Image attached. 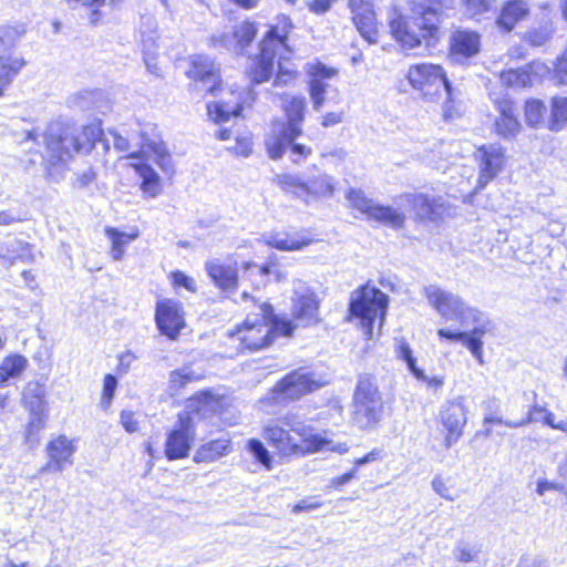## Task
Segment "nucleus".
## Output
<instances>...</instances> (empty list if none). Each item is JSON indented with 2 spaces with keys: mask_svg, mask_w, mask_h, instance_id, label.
I'll use <instances>...</instances> for the list:
<instances>
[{
  "mask_svg": "<svg viewBox=\"0 0 567 567\" xmlns=\"http://www.w3.org/2000/svg\"><path fill=\"white\" fill-rule=\"evenodd\" d=\"M439 11L422 3H414L410 14H395L389 21L391 34L404 49L434 45L439 40Z\"/></svg>",
  "mask_w": 567,
  "mask_h": 567,
  "instance_id": "obj_5",
  "label": "nucleus"
},
{
  "mask_svg": "<svg viewBox=\"0 0 567 567\" xmlns=\"http://www.w3.org/2000/svg\"><path fill=\"white\" fill-rule=\"evenodd\" d=\"M198 377L189 367H183L182 369L174 370L169 374V389L174 393H177L189 382L197 380Z\"/></svg>",
  "mask_w": 567,
  "mask_h": 567,
  "instance_id": "obj_46",
  "label": "nucleus"
},
{
  "mask_svg": "<svg viewBox=\"0 0 567 567\" xmlns=\"http://www.w3.org/2000/svg\"><path fill=\"white\" fill-rule=\"evenodd\" d=\"M537 420H538L537 417H534L533 415H530V416H525L518 421H511V420H504V419L495 415L493 412H487L484 415L483 424L484 425L503 424L507 427L516 429V427H522L524 425L533 423V421H537Z\"/></svg>",
  "mask_w": 567,
  "mask_h": 567,
  "instance_id": "obj_51",
  "label": "nucleus"
},
{
  "mask_svg": "<svg viewBox=\"0 0 567 567\" xmlns=\"http://www.w3.org/2000/svg\"><path fill=\"white\" fill-rule=\"evenodd\" d=\"M319 386L320 383L315 380L310 372L298 369L287 374L275 385L271 400L277 402L295 401Z\"/></svg>",
  "mask_w": 567,
  "mask_h": 567,
  "instance_id": "obj_13",
  "label": "nucleus"
},
{
  "mask_svg": "<svg viewBox=\"0 0 567 567\" xmlns=\"http://www.w3.org/2000/svg\"><path fill=\"white\" fill-rule=\"evenodd\" d=\"M388 296L375 287L364 285L352 291L349 311L352 317L360 320L361 328L368 339L373 337V323L380 319L382 323L386 309Z\"/></svg>",
  "mask_w": 567,
  "mask_h": 567,
  "instance_id": "obj_10",
  "label": "nucleus"
},
{
  "mask_svg": "<svg viewBox=\"0 0 567 567\" xmlns=\"http://www.w3.org/2000/svg\"><path fill=\"white\" fill-rule=\"evenodd\" d=\"M327 84L320 79H311L309 82V94L313 109L319 111L326 101Z\"/></svg>",
  "mask_w": 567,
  "mask_h": 567,
  "instance_id": "obj_52",
  "label": "nucleus"
},
{
  "mask_svg": "<svg viewBox=\"0 0 567 567\" xmlns=\"http://www.w3.org/2000/svg\"><path fill=\"white\" fill-rule=\"evenodd\" d=\"M284 110L287 115L288 123L286 127L290 128L295 134H301V123L303 121L305 99L290 96L285 100Z\"/></svg>",
  "mask_w": 567,
  "mask_h": 567,
  "instance_id": "obj_32",
  "label": "nucleus"
},
{
  "mask_svg": "<svg viewBox=\"0 0 567 567\" xmlns=\"http://www.w3.org/2000/svg\"><path fill=\"white\" fill-rule=\"evenodd\" d=\"M401 198L411 205L416 217L422 220L436 221L449 214L450 207L441 196L430 197L424 194H405Z\"/></svg>",
  "mask_w": 567,
  "mask_h": 567,
  "instance_id": "obj_20",
  "label": "nucleus"
},
{
  "mask_svg": "<svg viewBox=\"0 0 567 567\" xmlns=\"http://www.w3.org/2000/svg\"><path fill=\"white\" fill-rule=\"evenodd\" d=\"M480 51V35L474 31L458 30L453 34V56L471 58Z\"/></svg>",
  "mask_w": 567,
  "mask_h": 567,
  "instance_id": "obj_27",
  "label": "nucleus"
},
{
  "mask_svg": "<svg viewBox=\"0 0 567 567\" xmlns=\"http://www.w3.org/2000/svg\"><path fill=\"white\" fill-rule=\"evenodd\" d=\"M45 417L44 414H30L27 425L24 441L29 447L34 449L40 442L39 433L44 429Z\"/></svg>",
  "mask_w": 567,
  "mask_h": 567,
  "instance_id": "obj_45",
  "label": "nucleus"
},
{
  "mask_svg": "<svg viewBox=\"0 0 567 567\" xmlns=\"http://www.w3.org/2000/svg\"><path fill=\"white\" fill-rule=\"evenodd\" d=\"M536 413H544V423L550 426L551 429L567 432V419L557 421L554 413L539 405H533L528 410L526 416L533 415L534 417H537Z\"/></svg>",
  "mask_w": 567,
  "mask_h": 567,
  "instance_id": "obj_50",
  "label": "nucleus"
},
{
  "mask_svg": "<svg viewBox=\"0 0 567 567\" xmlns=\"http://www.w3.org/2000/svg\"><path fill=\"white\" fill-rule=\"evenodd\" d=\"M501 81L506 86L525 87L532 83V76L527 69H509L501 73Z\"/></svg>",
  "mask_w": 567,
  "mask_h": 567,
  "instance_id": "obj_43",
  "label": "nucleus"
},
{
  "mask_svg": "<svg viewBox=\"0 0 567 567\" xmlns=\"http://www.w3.org/2000/svg\"><path fill=\"white\" fill-rule=\"evenodd\" d=\"M231 450L230 440L220 437L203 444L195 453L194 461L196 463H209L227 455Z\"/></svg>",
  "mask_w": 567,
  "mask_h": 567,
  "instance_id": "obj_30",
  "label": "nucleus"
},
{
  "mask_svg": "<svg viewBox=\"0 0 567 567\" xmlns=\"http://www.w3.org/2000/svg\"><path fill=\"white\" fill-rule=\"evenodd\" d=\"M137 360V355L132 351H125L124 353L118 355V371L121 373H126L132 363Z\"/></svg>",
  "mask_w": 567,
  "mask_h": 567,
  "instance_id": "obj_62",
  "label": "nucleus"
},
{
  "mask_svg": "<svg viewBox=\"0 0 567 567\" xmlns=\"http://www.w3.org/2000/svg\"><path fill=\"white\" fill-rule=\"evenodd\" d=\"M517 567H549L548 561L538 557H523Z\"/></svg>",
  "mask_w": 567,
  "mask_h": 567,
  "instance_id": "obj_64",
  "label": "nucleus"
},
{
  "mask_svg": "<svg viewBox=\"0 0 567 567\" xmlns=\"http://www.w3.org/2000/svg\"><path fill=\"white\" fill-rule=\"evenodd\" d=\"M453 556L456 560L467 564L477 563L484 564L485 559L482 556L481 547L477 545H471L466 542H458L453 549Z\"/></svg>",
  "mask_w": 567,
  "mask_h": 567,
  "instance_id": "obj_39",
  "label": "nucleus"
},
{
  "mask_svg": "<svg viewBox=\"0 0 567 567\" xmlns=\"http://www.w3.org/2000/svg\"><path fill=\"white\" fill-rule=\"evenodd\" d=\"M116 388V378L112 374H106L103 381V394L101 399V406L103 409H107L111 405Z\"/></svg>",
  "mask_w": 567,
  "mask_h": 567,
  "instance_id": "obj_55",
  "label": "nucleus"
},
{
  "mask_svg": "<svg viewBox=\"0 0 567 567\" xmlns=\"http://www.w3.org/2000/svg\"><path fill=\"white\" fill-rule=\"evenodd\" d=\"M300 135L291 132L284 123L274 125L271 132L265 138L269 157L272 159L281 158L292 141Z\"/></svg>",
  "mask_w": 567,
  "mask_h": 567,
  "instance_id": "obj_26",
  "label": "nucleus"
},
{
  "mask_svg": "<svg viewBox=\"0 0 567 567\" xmlns=\"http://www.w3.org/2000/svg\"><path fill=\"white\" fill-rule=\"evenodd\" d=\"M243 301L250 299L247 292L240 295ZM252 309L248 312L243 326L228 331V337L243 348L256 351L269 346L276 337H289L293 331L292 323L274 315L271 305L256 303L251 298Z\"/></svg>",
  "mask_w": 567,
  "mask_h": 567,
  "instance_id": "obj_4",
  "label": "nucleus"
},
{
  "mask_svg": "<svg viewBox=\"0 0 567 567\" xmlns=\"http://www.w3.org/2000/svg\"><path fill=\"white\" fill-rule=\"evenodd\" d=\"M292 315L303 326L318 321V301L315 292L300 280L293 284Z\"/></svg>",
  "mask_w": 567,
  "mask_h": 567,
  "instance_id": "obj_17",
  "label": "nucleus"
},
{
  "mask_svg": "<svg viewBox=\"0 0 567 567\" xmlns=\"http://www.w3.org/2000/svg\"><path fill=\"white\" fill-rule=\"evenodd\" d=\"M22 400L30 414H44V389L39 383H29Z\"/></svg>",
  "mask_w": 567,
  "mask_h": 567,
  "instance_id": "obj_36",
  "label": "nucleus"
},
{
  "mask_svg": "<svg viewBox=\"0 0 567 567\" xmlns=\"http://www.w3.org/2000/svg\"><path fill=\"white\" fill-rule=\"evenodd\" d=\"M262 437L281 456L306 455L322 450L348 452L346 443L333 444L312 430L293 414H285L268 420L262 429Z\"/></svg>",
  "mask_w": 567,
  "mask_h": 567,
  "instance_id": "obj_2",
  "label": "nucleus"
},
{
  "mask_svg": "<svg viewBox=\"0 0 567 567\" xmlns=\"http://www.w3.org/2000/svg\"><path fill=\"white\" fill-rule=\"evenodd\" d=\"M143 53H144V62L147 70L159 76V68L155 61V51H156V41L154 35H147L142 38Z\"/></svg>",
  "mask_w": 567,
  "mask_h": 567,
  "instance_id": "obj_47",
  "label": "nucleus"
},
{
  "mask_svg": "<svg viewBox=\"0 0 567 567\" xmlns=\"http://www.w3.org/2000/svg\"><path fill=\"white\" fill-rule=\"evenodd\" d=\"M109 134L112 136L113 146L121 153H127L128 158H140V152L133 150L128 135L124 133V130H109Z\"/></svg>",
  "mask_w": 567,
  "mask_h": 567,
  "instance_id": "obj_48",
  "label": "nucleus"
},
{
  "mask_svg": "<svg viewBox=\"0 0 567 567\" xmlns=\"http://www.w3.org/2000/svg\"><path fill=\"white\" fill-rule=\"evenodd\" d=\"M350 206L363 214L369 220L379 221L391 228H402L405 215L391 206L378 204L361 189L350 188L347 196Z\"/></svg>",
  "mask_w": 567,
  "mask_h": 567,
  "instance_id": "obj_12",
  "label": "nucleus"
},
{
  "mask_svg": "<svg viewBox=\"0 0 567 567\" xmlns=\"http://www.w3.org/2000/svg\"><path fill=\"white\" fill-rule=\"evenodd\" d=\"M291 148V155L293 156L292 161L298 163L300 159L308 157L311 154V148L299 143H291L289 145Z\"/></svg>",
  "mask_w": 567,
  "mask_h": 567,
  "instance_id": "obj_61",
  "label": "nucleus"
},
{
  "mask_svg": "<svg viewBox=\"0 0 567 567\" xmlns=\"http://www.w3.org/2000/svg\"><path fill=\"white\" fill-rule=\"evenodd\" d=\"M258 28L255 22L245 20L234 27L231 33H214L208 38V45L214 49H224L228 52L243 54L251 44Z\"/></svg>",
  "mask_w": 567,
  "mask_h": 567,
  "instance_id": "obj_14",
  "label": "nucleus"
},
{
  "mask_svg": "<svg viewBox=\"0 0 567 567\" xmlns=\"http://www.w3.org/2000/svg\"><path fill=\"white\" fill-rule=\"evenodd\" d=\"M155 322L162 334L171 340H176L181 330L185 327L183 306L173 299H162L157 301Z\"/></svg>",
  "mask_w": 567,
  "mask_h": 567,
  "instance_id": "obj_16",
  "label": "nucleus"
},
{
  "mask_svg": "<svg viewBox=\"0 0 567 567\" xmlns=\"http://www.w3.org/2000/svg\"><path fill=\"white\" fill-rule=\"evenodd\" d=\"M564 485L555 482H549L546 480L538 481L536 492L538 495L543 496L546 492L549 491H564Z\"/></svg>",
  "mask_w": 567,
  "mask_h": 567,
  "instance_id": "obj_63",
  "label": "nucleus"
},
{
  "mask_svg": "<svg viewBox=\"0 0 567 567\" xmlns=\"http://www.w3.org/2000/svg\"><path fill=\"white\" fill-rule=\"evenodd\" d=\"M174 286L183 287L188 291L194 292L196 290L195 280L182 271H175L172 274Z\"/></svg>",
  "mask_w": 567,
  "mask_h": 567,
  "instance_id": "obj_57",
  "label": "nucleus"
},
{
  "mask_svg": "<svg viewBox=\"0 0 567 567\" xmlns=\"http://www.w3.org/2000/svg\"><path fill=\"white\" fill-rule=\"evenodd\" d=\"M230 150L240 156H248L251 153L252 150V142L251 137L248 135L245 136H237L236 143L234 146L230 147Z\"/></svg>",
  "mask_w": 567,
  "mask_h": 567,
  "instance_id": "obj_56",
  "label": "nucleus"
},
{
  "mask_svg": "<svg viewBox=\"0 0 567 567\" xmlns=\"http://www.w3.org/2000/svg\"><path fill=\"white\" fill-rule=\"evenodd\" d=\"M25 33L24 27L0 25V51L12 48Z\"/></svg>",
  "mask_w": 567,
  "mask_h": 567,
  "instance_id": "obj_49",
  "label": "nucleus"
},
{
  "mask_svg": "<svg viewBox=\"0 0 567 567\" xmlns=\"http://www.w3.org/2000/svg\"><path fill=\"white\" fill-rule=\"evenodd\" d=\"M247 446L252 456L261 465H264L267 470H271V457L269 455V452L259 440H249Z\"/></svg>",
  "mask_w": 567,
  "mask_h": 567,
  "instance_id": "obj_54",
  "label": "nucleus"
},
{
  "mask_svg": "<svg viewBox=\"0 0 567 567\" xmlns=\"http://www.w3.org/2000/svg\"><path fill=\"white\" fill-rule=\"evenodd\" d=\"M429 305L446 321L457 320L464 330L439 329L442 339L462 342L476 358L480 364L483 360L482 338L489 331L491 322L486 316L476 308L468 307L464 300L436 285L425 286L423 289Z\"/></svg>",
  "mask_w": 567,
  "mask_h": 567,
  "instance_id": "obj_1",
  "label": "nucleus"
},
{
  "mask_svg": "<svg viewBox=\"0 0 567 567\" xmlns=\"http://www.w3.org/2000/svg\"><path fill=\"white\" fill-rule=\"evenodd\" d=\"M554 33L551 22H545L537 28H532L524 34V41L532 47H542L547 43Z\"/></svg>",
  "mask_w": 567,
  "mask_h": 567,
  "instance_id": "obj_42",
  "label": "nucleus"
},
{
  "mask_svg": "<svg viewBox=\"0 0 567 567\" xmlns=\"http://www.w3.org/2000/svg\"><path fill=\"white\" fill-rule=\"evenodd\" d=\"M547 107L539 100H530L525 105V117L528 125L539 127L546 123Z\"/></svg>",
  "mask_w": 567,
  "mask_h": 567,
  "instance_id": "obj_41",
  "label": "nucleus"
},
{
  "mask_svg": "<svg viewBox=\"0 0 567 567\" xmlns=\"http://www.w3.org/2000/svg\"><path fill=\"white\" fill-rule=\"evenodd\" d=\"M293 25L289 17L280 14L276 23L270 27L259 44V54L250 68L249 78L252 83L267 82L274 72L275 59L278 58V71L274 84L276 86L288 85L296 79V68L285 55L290 53L287 37Z\"/></svg>",
  "mask_w": 567,
  "mask_h": 567,
  "instance_id": "obj_3",
  "label": "nucleus"
},
{
  "mask_svg": "<svg viewBox=\"0 0 567 567\" xmlns=\"http://www.w3.org/2000/svg\"><path fill=\"white\" fill-rule=\"evenodd\" d=\"M27 363V359L22 355L8 357L0 365L1 380L18 377L25 369Z\"/></svg>",
  "mask_w": 567,
  "mask_h": 567,
  "instance_id": "obj_44",
  "label": "nucleus"
},
{
  "mask_svg": "<svg viewBox=\"0 0 567 567\" xmlns=\"http://www.w3.org/2000/svg\"><path fill=\"white\" fill-rule=\"evenodd\" d=\"M187 76L202 84V89L210 94H216L221 84L219 70L215 63L206 55H193L190 58V68L186 72Z\"/></svg>",
  "mask_w": 567,
  "mask_h": 567,
  "instance_id": "obj_19",
  "label": "nucleus"
},
{
  "mask_svg": "<svg viewBox=\"0 0 567 567\" xmlns=\"http://www.w3.org/2000/svg\"><path fill=\"white\" fill-rule=\"evenodd\" d=\"M24 64V60L20 58L0 56V96L3 95L4 89L12 83Z\"/></svg>",
  "mask_w": 567,
  "mask_h": 567,
  "instance_id": "obj_34",
  "label": "nucleus"
},
{
  "mask_svg": "<svg viewBox=\"0 0 567 567\" xmlns=\"http://www.w3.org/2000/svg\"><path fill=\"white\" fill-rule=\"evenodd\" d=\"M495 2L496 0H462L465 13L472 18L488 12Z\"/></svg>",
  "mask_w": 567,
  "mask_h": 567,
  "instance_id": "obj_53",
  "label": "nucleus"
},
{
  "mask_svg": "<svg viewBox=\"0 0 567 567\" xmlns=\"http://www.w3.org/2000/svg\"><path fill=\"white\" fill-rule=\"evenodd\" d=\"M205 269L214 284L225 293L230 295L235 291L238 284L236 265L213 259L205 264Z\"/></svg>",
  "mask_w": 567,
  "mask_h": 567,
  "instance_id": "obj_23",
  "label": "nucleus"
},
{
  "mask_svg": "<svg viewBox=\"0 0 567 567\" xmlns=\"http://www.w3.org/2000/svg\"><path fill=\"white\" fill-rule=\"evenodd\" d=\"M124 133L128 135L133 150L140 152V157L146 148L156 156L158 165L162 166L163 163L168 159V153L163 141L159 138H150L148 133L143 130L140 124H137L136 130L127 131L124 128Z\"/></svg>",
  "mask_w": 567,
  "mask_h": 567,
  "instance_id": "obj_24",
  "label": "nucleus"
},
{
  "mask_svg": "<svg viewBox=\"0 0 567 567\" xmlns=\"http://www.w3.org/2000/svg\"><path fill=\"white\" fill-rule=\"evenodd\" d=\"M351 408V420L359 429H374L380 423L384 414V400L373 375H359Z\"/></svg>",
  "mask_w": 567,
  "mask_h": 567,
  "instance_id": "obj_8",
  "label": "nucleus"
},
{
  "mask_svg": "<svg viewBox=\"0 0 567 567\" xmlns=\"http://www.w3.org/2000/svg\"><path fill=\"white\" fill-rule=\"evenodd\" d=\"M440 420L447 431L445 446L451 447L461 439L467 423V409L464 399L458 396L445 402L440 410Z\"/></svg>",
  "mask_w": 567,
  "mask_h": 567,
  "instance_id": "obj_15",
  "label": "nucleus"
},
{
  "mask_svg": "<svg viewBox=\"0 0 567 567\" xmlns=\"http://www.w3.org/2000/svg\"><path fill=\"white\" fill-rule=\"evenodd\" d=\"M121 424L128 433H134L138 430V423L131 411H122Z\"/></svg>",
  "mask_w": 567,
  "mask_h": 567,
  "instance_id": "obj_60",
  "label": "nucleus"
},
{
  "mask_svg": "<svg viewBox=\"0 0 567 567\" xmlns=\"http://www.w3.org/2000/svg\"><path fill=\"white\" fill-rule=\"evenodd\" d=\"M411 85L419 90L431 102L444 94L449 101L453 99V89L446 73L439 64L421 63L412 65L408 72Z\"/></svg>",
  "mask_w": 567,
  "mask_h": 567,
  "instance_id": "obj_11",
  "label": "nucleus"
},
{
  "mask_svg": "<svg viewBox=\"0 0 567 567\" xmlns=\"http://www.w3.org/2000/svg\"><path fill=\"white\" fill-rule=\"evenodd\" d=\"M309 74L311 75V79H320L323 82V80L331 79L336 75V71L321 63H317L310 66Z\"/></svg>",
  "mask_w": 567,
  "mask_h": 567,
  "instance_id": "obj_58",
  "label": "nucleus"
},
{
  "mask_svg": "<svg viewBox=\"0 0 567 567\" xmlns=\"http://www.w3.org/2000/svg\"><path fill=\"white\" fill-rule=\"evenodd\" d=\"M352 20L360 34L369 42H377L375 14L372 7H364L362 11H355Z\"/></svg>",
  "mask_w": 567,
  "mask_h": 567,
  "instance_id": "obj_31",
  "label": "nucleus"
},
{
  "mask_svg": "<svg viewBox=\"0 0 567 567\" xmlns=\"http://www.w3.org/2000/svg\"><path fill=\"white\" fill-rule=\"evenodd\" d=\"M217 402L208 392H200L188 400L185 413L178 414V422L166 440L165 454L168 460L184 458L188 455L195 435L194 417H206L213 413Z\"/></svg>",
  "mask_w": 567,
  "mask_h": 567,
  "instance_id": "obj_7",
  "label": "nucleus"
},
{
  "mask_svg": "<svg viewBox=\"0 0 567 567\" xmlns=\"http://www.w3.org/2000/svg\"><path fill=\"white\" fill-rule=\"evenodd\" d=\"M498 116L495 120V132L504 138L515 137L522 128L518 111L506 96L494 99Z\"/></svg>",
  "mask_w": 567,
  "mask_h": 567,
  "instance_id": "obj_21",
  "label": "nucleus"
},
{
  "mask_svg": "<svg viewBox=\"0 0 567 567\" xmlns=\"http://www.w3.org/2000/svg\"><path fill=\"white\" fill-rule=\"evenodd\" d=\"M266 243L278 250L290 251L302 249L311 243V239L285 234H271L267 237Z\"/></svg>",
  "mask_w": 567,
  "mask_h": 567,
  "instance_id": "obj_37",
  "label": "nucleus"
},
{
  "mask_svg": "<svg viewBox=\"0 0 567 567\" xmlns=\"http://www.w3.org/2000/svg\"><path fill=\"white\" fill-rule=\"evenodd\" d=\"M101 135L102 128L97 123L85 125L80 131L59 125L50 126L43 135L45 157L53 165L65 163L76 153L90 152Z\"/></svg>",
  "mask_w": 567,
  "mask_h": 567,
  "instance_id": "obj_6",
  "label": "nucleus"
},
{
  "mask_svg": "<svg viewBox=\"0 0 567 567\" xmlns=\"http://www.w3.org/2000/svg\"><path fill=\"white\" fill-rule=\"evenodd\" d=\"M529 6L524 0H508L506 1L496 17V25L504 32L514 30L517 23L525 20L529 14Z\"/></svg>",
  "mask_w": 567,
  "mask_h": 567,
  "instance_id": "obj_25",
  "label": "nucleus"
},
{
  "mask_svg": "<svg viewBox=\"0 0 567 567\" xmlns=\"http://www.w3.org/2000/svg\"><path fill=\"white\" fill-rule=\"evenodd\" d=\"M275 182L284 192L306 205L331 198L337 186L334 177L327 173H318L307 178L299 174H279Z\"/></svg>",
  "mask_w": 567,
  "mask_h": 567,
  "instance_id": "obj_9",
  "label": "nucleus"
},
{
  "mask_svg": "<svg viewBox=\"0 0 567 567\" xmlns=\"http://www.w3.org/2000/svg\"><path fill=\"white\" fill-rule=\"evenodd\" d=\"M478 161V187H485L502 171L505 157L503 148L496 144L481 146L476 154Z\"/></svg>",
  "mask_w": 567,
  "mask_h": 567,
  "instance_id": "obj_18",
  "label": "nucleus"
},
{
  "mask_svg": "<svg viewBox=\"0 0 567 567\" xmlns=\"http://www.w3.org/2000/svg\"><path fill=\"white\" fill-rule=\"evenodd\" d=\"M105 235L112 241L111 255L114 260H121L125 254V247L138 237V230L131 234L118 231L115 228L106 227Z\"/></svg>",
  "mask_w": 567,
  "mask_h": 567,
  "instance_id": "obj_35",
  "label": "nucleus"
},
{
  "mask_svg": "<svg viewBox=\"0 0 567 567\" xmlns=\"http://www.w3.org/2000/svg\"><path fill=\"white\" fill-rule=\"evenodd\" d=\"M208 116L216 123L226 122L230 116H238L241 112V105H230L226 102H215L207 105Z\"/></svg>",
  "mask_w": 567,
  "mask_h": 567,
  "instance_id": "obj_40",
  "label": "nucleus"
},
{
  "mask_svg": "<svg viewBox=\"0 0 567 567\" xmlns=\"http://www.w3.org/2000/svg\"><path fill=\"white\" fill-rule=\"evenodd\" d=\"M134 167L142 178L143 193L152 198L158 196L162 189L158 174L147 164H135Z\"/></svg>",
  "mask_w": 567,
  "mask_h": 567,
  "instance_id": "obj_33",
  "label": "nucleus"
},
{
  "mask_svg": "<svg viewBox=\"0 0 567 567\" xmlns=\"http://www.w3.org/2000/svg\"><path fill=\"white\" fill-rule=\"evenodd\" d=\"M76 446L73 441L61 435L49 443L47 452L49 462L41 468V472H62L65 466L73 464V454Z\"/></svg>",
  "mask_w": 567,
  "mask_h": 567,
  "instance_id": "obj_22",
  "label": "nucleus"
},
{
  "mask_svg": "<svg viewBox=\"0 0 567 567\" xmlns=\"http://www.w3.org/2000/svg\"><path fill=\"white\" fill-rule=\"evenodd\" d=\"M321 503L317 499L316 496L307 497L299 501L293 507L292 513L297 514L303 511H313L321 507Z\"/></svg>",
  "mask_w": 567,
  "mask_h": 567,
  "instance_id": "obj_59",
  "label": "nucleus"
},
{
  "mask_svg": "<svg viewBox=\"0 0 567 567\" xmlns=\"http://www.w3.org/2000/svg\"><path fill=\"white\" fill-rule=\"evenodd\" d=\"M31 247L19 239L12 238L0 243V261L3 267H11L17 260H28Z\"/></svg>",
  "mask_w": 567,
  "mask_h": 567,
  "instance_id": "obj_28",
  "label": "nucleus"
},
{
  "mask_svg": "<svg viewBox=\"0 0 567 567\" xmlns=\"http://www.w3.org/2000/svg\"><path fill=\"white\" fill-rule=\"evenodd\" d=\"M396 355L406 362L409 370L416 379L426 381L429 388L441 389L443 386L444 379L442 377H433L427 379L424 372L416 367V360L412 354L410 346L405 341L401 340L399 342L396 348Z\"/></svg>",
  "mask_w": 567,
  "mask_h": 567,
  "instance_id": "obj_29",
  "label": "nucleus"
},
{
  "mask_svg": "<svg viewBox=\"0 0 567 567\" xmlns=\"http://www.w3.org/2000/svg\"><path fill=\"white\" fill-rule=\"evenodd\" d=\"M567 123V97H554L547 127L550 131H560Z\"/></svg>",
  "mask_w": 567,
  "mask_h": 567,
  "instance_id": "obj_38",
  "label": "nucleus"
}]
</instances>
